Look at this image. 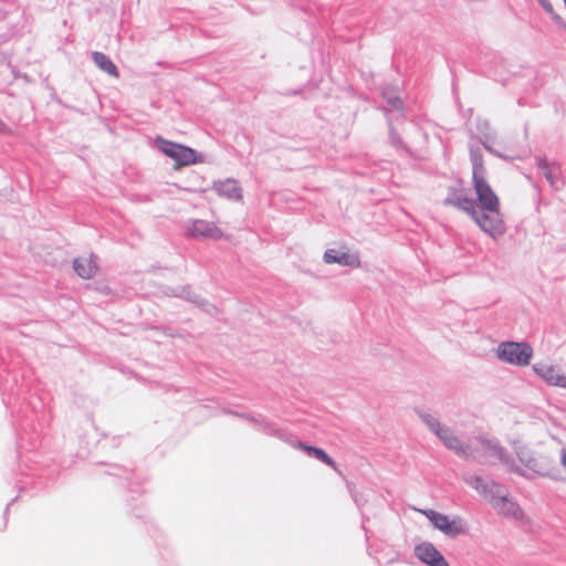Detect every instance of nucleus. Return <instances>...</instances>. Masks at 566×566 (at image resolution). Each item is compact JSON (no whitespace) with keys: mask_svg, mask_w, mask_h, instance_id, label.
Returning a JSON list of instances; mask_svg holds the SVG:
<instances>
[{"mask_svg":"<svg viewBox=\"0 0 566 566\" xmlns=\"http://www.w3.org/2000/svg\"><path fill=\"white\" fill-rule=\"evenodd\" d=\"M86 287L94 286V290L101 294L109 295L113 294L114 291L111 285H85Z\"/></svg>","mask_w":566,"mask_h":566,"instance_id":"obj_28","label":"nucleus"},{"mask_svg":"<svg viewBox=\"0 0 566 566\" xmlns=\"http://www.w3.org/2000/svg\"><path fill=\"white\" fill-rule=\"evenodd\" d=\"M188 233L195 238L220 239L222 231L213 223L206 220H196L188 228Z\"/></svg>","mask_w":566,"mask_h":566,"instance_id":"obj_20","label":"nucleus"},{"mask_svg":"<svg viewBox=\"0 0 566 566\" xmlns=\"http://www.w3.org/2000/svg\"><path fill=\"white\" fill-rule=\"evenodd\" d=\"M126 513L135 516L136 518L143 520L147 523V512L144 507V501L142 493L138 490H129L128 495L125 499Z\"/></svg>","mask_w":566,"mask_h":566,"instance_id":"obj_21","label":"nucleus"},{"mask_svg":"<svg viewBox=\"0 0 566 566\" xmlns=\"http://www.w3.org/2000/svg\"><path fill=\"white\" fill-rule=\"evenodd\" d=\"M17 500H18V495H17V496H14L13 499H11V500L7 503V505H6L4 510H3V518H4V522H3V527H2L1 530H4V528L7 527V524H8V515H9V509H10V506H11V505L17 501Z\"/></svg>","mask_w":566,"mask_h":566,"instance_id":"obj_29","label":"nucleus"},{"mask_svg":"<svg viewBox=\"0 0 566 566\" xmlns=\"http://www.w3.org/2000/svg\"><path fill=\"white\" fill-rule=\"evenodd\" d=\"M562 465L566 469V451L563 450L562 457H560Z\"/></svg>","mask_w":566,"mask_h":566,"instance_id":"obj_33","label":"nucleus"},{"mask_svg":"<svg viewBox=\"0 0 566 566\" xmlns=\"http://www.w3.org/2000/svg\"><path fill=\"white\" fill-rule=\"evenodd\" d=\"M109 443L114 448L119 447V444H120V437H112V439L109 440Z\"/></svg>","mask_w":566,"mask_h":566,"instance_id":"obj_32","label":"nucleus"},{"mask_svg":"<svg viewBox=\"0 0 566 566\" xmlns=\"http://www.w3.org/2000/svg\"><path fill=\"white\" fill-rule=\"evenodd\" d=\"M446 206H453L465 211L469 216L473 212L476 205L463 188H451L448 197L444 199Z\"/></svg>","mask_w":566,"mask_h":566,"instance_id":"obj_17","label":"nucleus"},{"mask_svg":"<svg viewBox=\"0 0 566 566\" xmlns=\"http://www.w3.org/2000/svg\"><path fill=\"white\" fill-rule=\"evenodd\" d=\"M422 514L428 518L433 528L450 538L469 534V525L460 515L450 516L432 509L423 510Z\"/></svg>","mask_w":566,"mask_h":566,"instance_id":"obj_4","label":"nucleus"},{"mask_svg":"<svg viewBox=\"0 0 566 566\" xmlns=\"http://www.w3.org/2000/svg\"><path fill=\"white\" fill-rule=\"evenodd\" d=\"M538 166L541 170L543 171L544 176L548 180L552 187L558 188L559 187V180H558V174L559 169L556 166H551L546 161L539 160Z\"/></svg>","mask_w":566,"mask_h":566,"instance_id":"obj_27","label":"nucleus"},{"mask_svg":"<svg viewBox=\"0 0 566 566\" xmlns=\"http://www.w3.org/2000/svg\"><path fill=\"white\" fill-rule=\"evenodd\" d=\"M93 60H94V63L102 71L106 72L107 74H109V75H112L114 77L118 76V72H117V69H116L115 64L104 53H102V52H94L93 53Z\"/></svg>","mask_w":566,"mask_h":566,"instance_id":"obj_26","label":"nucleus"},{"mask_svg":"<svg viewBox=\"0 0 566 566\" xmlns=\"http://www.w3.org/2000/svg\"><path fill=\"white\" fill-rule=\"evenodd\" d=\"M150 535L154 537L158 554L166 566H174V549L164 537L161 531L154 524L149 527Z\"/></svg>","mask_w":566,"mask_h":566,"instance_id":"obj_22","label":"nucleus"},{"mask_svg":"<svg viewBox=\"0 0 566 566\" xmlns=\"http://www.w3.org/2000/svg\"><path fill=\"white\" fill-rule=\"evenodd\" d=\"M277 440L291 446L294 449L301 450L308 458L316 459L335 471H338L336 461L321 447L306 443L292 433L287 428H283Z\"/></svg>","mask_w":566,"mask_h":566,"instance_id":"obj_6","label":"nucleus"},{"mask_svg":"<svg viewBox=\"0 0 566 566\" xmlns=\"http://www.w3.org/2000/svg\"><path fill=\"white\" fill-rule=\"evenodd\" d=\"M30 474L39 480L38 484L41 486H46L49 483L55 480L57 471L55 468L46 469L33 460V467L30 468Z\"/></svg>","mask_w":566,"mask_h":566,"instance_id":"obj_24","label":"nucleus"},{"mask_svg":"<svg viewBox=\"0 0 566 566\" xmlns=\"http://www.w3.org/2000/svg\"><path fill=\"white\" fill-rule=\"evenodd\" d=\"M539 2L542 3V6L544 7V9L548 12V13H553V7L552 4L548 2V0H539Z\"/></svg>","mask_w":566,"mask_h":566,"instance_id":"obj_31","label":"nucleus"},{"mask_svg":"<svg viewBox=\"0 0 566 566\" xmlns=\"http://www.w3.org/2000/svg\"><path fill=\"white\" fill-rule=\"evenodd\" d=\"M415 556L427 566H450L443 554L430 542L415 546Z\"/></svg>","mask_w":566,"mask_h":566,"instance_id":"obj_13","label":"nucleus"},{"mask_svg":"<svg viewBox=\"0 0 566 566\" xmlns=\"http://www.w3.org/2000/svg\"><path fill=\"white\" fill-rule=\"evenodd\" d=\"M156 143L159 150L175 161V167L177 169L182 166H189L197 163V154L190 147L161 138H158Z\"/></svg>","mask_w":566,"mask_h":566,"instance_id":"obj_8","label":"nucleus"},{"mask_svg":"<svg viewBox=\"0 0 566 566\" xmlns=\"http://www.w3.org/2000/svg\"><path fill=\"white\" fill-rule=\"evenodd\" d=\"M533 370L541 379L547 385L559 387L566 386V375L560 373L557 366L536 363L533 365Z\"/></svg>","mask_w":566,"mask_h":566,"instance_id":"obj_15","label":"nucleus"},{"mask_svg":"<svg viewBox=\"0 0 566 566\" xmlns=\"http://www.w3.org/2000/svg\"><path fill=\"white\" fill-rule=\"evenodd\" d=\"M97 465L104 468L103 471H101V474L109 475L118 479L124 480H130L134 476V467H127L114 462H105L101 461L96 463Z\"/></svg>","mask_w":566,"mask_h":566,"instance_id":"obj_23","label":"nucleus"},{"mask_svg":"<svg viewBox=\"0 0 566 566\" xmlns=\"http://www.w3.org/2000/svg\"><path fill=\"white\" fill-rule=\"evenodd\" d=\"M436 437L448 450L454 451L460 457L468 455L470 447L462 443L450 427L443 426L440 431L437 432Z\"/></svg>","mask_w":566,"mask_h":566,"instance_id":"obj_18","label":"nucleus"},{"mask_svg":"<svg viewBox=\"0 0 566 566\" xmlns=\"http://www.w3.org/2000/svg\"><path fill=\"white\" fill-rule=\"evenodd\" d=\"M323 259L326 264L338 263L339 265L349 268H358L360 265L358 254L353 252L345 244H342L337 248L327 249Z\"/></svg>","mask_w":566,"mask_h":566,"instance_id":"obj_12","label":"nucleus"},{"mask_svg":"<svg viewBox=\"0 0 566 566\" xmlns=\"http://www.w3.org/2000/svg\"><path fill=\"white\" fill-rule=\"evenodd\" d=\"M560 388H565L566 389V386H560Z\"/></svg>","mask_w":566,"mask_h":566,"instance_id":"obj_34","label":"nucleus"},{"mask_svg":"<svg viewBox=\"0 0 566 566\" xmlns=\"http://www.w3.org/2000/svg\"><path fill=\"white\" fill-rule=\"evenodd\" d=\"M10 353L0 350V392L4 406L11 411L17 426V434L22 442L30 439L33 447L49 426L50 412L38 396L29 394L24 374L18 369L19 363L9 361Z\"/></svg>","mask_w":566,"mask_h":566,"instance_id":"obj_1","label":"nucleus"},{"mask_svg":"<svg viewBox=\"0 0 566 566\" xmlns=\"http://www.w3.org/2000/svg\"><path fill=\"white\" fill-rule=\"evenodd\" d=\"M353 500L358 507H360L365 503L363 495H360L358 493H353Z\"/></svg>","mask_w":566,"mask_h":566,"instance_id":"obj_30","label":"nucleus"},{"mask_svg":"<svg viewBox=\"0 0 566 566\" xmlns=\"http://www.w3.org/2000/svg\"><path fill=\"white\" fill-rule=\"evenodd\" d=\"M192 285H167L165 290L166 294L184 298L195 305L207 314L213 315L217 312V307L210 303L207 298L192 291Z\"/></svg>","mask_w":566,"mask_h":566,"instance_id":"obj_10","label":"nucleus"},{"mask_svg":"<svg viewBox=\"0 0 566 566\" xmlns=\"http://www.w3.org/2000/svg\"><path fill=\"white\" fill-rule=\"evenodd\" d=\"M73 270L83 280H92L98 271L97 259L93 253H84L73 260Z\"/></svg>","mask_w":566,"mask_h":566,"instance_id":"obj_16","label":"nucleus"},{"mask_svg":"<svg viewBox=\"0 0 566 566\" xmlns=\"http://www.w3.org/2000/svg\"><path fill=\"white\" fill-rule=\"evenodd\" d=\"M478 440L484 450L489 451L492 457H495L505 467L507 472L514 473L528 481L533 480V476L527 473V470L517 464L516 460L509 454L506 449L500 443L499 439L480 437Z\"/></svg>","mask_w":566,"mask_h":566,"instance_id":"obj_5","label":"nucleus"},{"mask_svg":"<svg viewBox=\"0 0 566 566\" xmlns=\"http://www.w3.org/2000/svg\"><path fill=\"white\" fill-rule=\"evenodd\" d=\"M475 223L489 233L491 237L496 238L504 233V223L500 213V208H478L470 214Z\"/></svg>","mask_w":566,"mask_h":566,"instance_id":"obj_7","label":"nucleus"},{"mask_svg":"<svg viewBox=\"0 0 566 566\" xmlns=\"http://www.w3.org/2000/svg\"><path fill=\"white\" fill-rule=\"evenodd\" d=\"M486 169L481 157L473 161L472 184L478 208H500V199L488 181Z\"/></svg>","mask_w":566,"mask_h":566,"instance_id":"obj_2","label":"nucleus"},{"mask_svg":"<svg viewBox=\"0 0 566 566\" xmlns=\"http://www.w3.org/2000/svg\"><path fill=\"white\" fill-rule=\"evenodd\" d=\"M533 354V347L525 340H503L496 348V357L499 360L518 367L528 366Z\"/></svg>","mask_w":566,"mask_h":566,"instance_id":"obj_3","label":"nucleus"},{"mask_svg":"<svg viewBox=\"0 0 566 566\" xmlns=\"http://www.w3.org/2000/svg\"><path fill=\"white\" fill-rule=\"evenodd\" d=\"M464 481L469 486L478 491L492 507H494V504H496L499 499L503 495L501 493L503 486L494 480L485 482L482 476L474 474L465 478Z\"/></svg>","mask_w":566,"mask_h":566,"instance_id":"obj_11","label":"nucleus"},{"mask_svg":"<svg viewBox=\"0 0 566 566\" xmlns=\"http://www.w3.org/2000/svg\"><path fill=\"white\" fill-rule=\"evenodd\" d=\"M515 453L518 462L528 470L527 473L533 478L534 475L551 479L554 478L551 469L536 459L532 452H525L524 449L520 447L515 449Z\"/></svg>","mask_w":566,"mask_h":566,"instance_id":"obj_14","label":"nucleus"},{"mask_svg":"<svg viewBox=\"0 0 566 566\" xmlns=\"http://www.w3.org/2000/svg\"><path fill=\"white\" fill-rule=\"evenodd\" d=\"M413 411L420 418V420L427 426L429 431L432 432L434 436L444 426L436 417L426 412L419 407H415Z\"/></svg>","mask_w":566,"mask_h":566,"instance_id":"obj_25","label":"nucleus"},{"mask_svg":"<svg viewBox=\"0 0 566 566\" xmlns=\"http://www.w3.org/2000/svg\"><path fill=\"white\" fill-rule=\"evenodd\" d=\"M224 413L247 420L254 424L258 431L271 438L277 439L283 429L279 423L262 413L240 412L232 409L224 410Z\"/></svg>","mask_w":566,"mask_h":566,"instance_id":"obj_9","label":"nucleus"},{"mask_svg":"<svg viewBox=\"0 0 566 566\" xmlns=\"http://www.w3.org/2000/svg\"><path fill=\"white\" fill-rule=\"evenodd\" d=\"M493 509L504 517H510L515 521H522L525 516L521 505L515 500L511 499L507 494H503L496 504H494Z\"/></svg>","mask_w":566,"mask_h":566,"instance_id":"obj_19","label":"nucleus"}]
</instances>
